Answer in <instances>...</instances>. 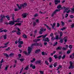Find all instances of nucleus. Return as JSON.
Returning <instances> with one entry per match:
<instances>
[{"label": "nucleus", "mask_w": 74, "mask_h": 74, "mask_svg": "<svg viewBox=\"0 0 74 74\" xmlns=\"http://www.w3.org/2000/svg\"><path fill=\"white\" fill-rule=\"evenodd\" d=\"M69 48L70 49H71V48H73V46H72V45H70L69 46Z\"/></svg>", "instance_id": "48"}, {"label": "nucleus", "mask_w": 74, "mask_h": 74, "mask_svg": "<svg viewBox=\"0 0 74 74\" xmlns=\"http://www.w3.org/2000/svg\"><path fill=\"white\" fill-rule=\"evenodd\" d=\"M60 10H56L55 11L53 12L51 14V17H53L54 16V15L56 14V12H58V11H60Z\"/></svg>", "instance_id": "5"}, {"label": "nucleus", "mask_w": 74, "mask_h": 74, "mask_svg": "<svg viewBox=\"0 0 74 74\" xmlns=\"http://www.w3.org/2000/svg\"><path fill=\"white\" fill-rule=\"evenodd\" d=\"M62 49L63 51H66L67 49V48L64 47L62 48Z\"/></svg>", "instance_id": "44"}, {"label": "nucleus", "mask_w": 74, "mask_h": 74, "mask_svg": "<svg viewBox=\"0 0 74 74\" xmlns=\"http://www.w3.org/2000/svg\"><path fill=\"white\" fill-rule=\"evenodd\" d=\"M70 18H74V16L73 15H71L70 16Z\"/></svg>", "instance_id": "60"}, {"label": "nucleus", "mask_w": 74, "mask_h": 74, "mask_svg": "<svg viewBox=\"0 0 74 74\" xmlns=\"http://www.w3.org/2000/svg\"><path fill=\"white\" fill-rule=\"evenodd\" d=\"M51 26H52V29H53V30H55L56 29V28L54 27L55 26V25H56V23H54L53 24V25L52 24H51Z\"/></svg>", "instance_id": "8"}, {"label": "nucleus", "mask_w": 74, "mask_h": 74, "mask_svg": "<svg viewBox=\"0 0 74 74\" xmlns=\"http://www.w3.org/2000/svg\"><path fill=\"white\" fill-rule=\"evenodd\" d=\"M4 60L3 59H2L1 62H0L1 63H2L3 62H4V61H3Z\"/></svg>", "instance_id": "61"}, {"label": "nucleus", "mask_w": 74, "mask_h": 74, "mask_svg": "<svg viewBox=\"0 0 74 74\" xmlns=\"http://www.w3.org/2000/svg\"><path fill=\"white\" fill-rule=\"evenodd\" d=\"M43 41H45V42H49V38H45L43 39Z\"/></svg>", "instance_id": "10"}, {"label": "nucleus", "mask_w": 74, "mask_h": 74, "mask_svg": "<svg viewBox=\"0 0 74 74\" xmlns=\"http://www.w3.org/2000/svg\"><path fill=\"white\" fill-rule=\"evenodd\" d=\"M45 63L47 65H48V64H49V63H48V62H47V61H45Z\"/></svg>", "instance_id": "63"}, {"label": "nucleus", "mask_w": 74, "mask_h": 74, "mask_svg": "<svg viewBox=\"0 0 74 74\" xmlns=\"http://www.w3.org/2000/svg\"><path fill=\"white\" fill-rule=\"evenodd\" d=\"M29 69V66H27L26 68L24 69V70H27Z\"/></svg>", "instance_id": "38"}, {"label": "nucleus", "mask_w": 74, "mask_h": 74, "mask_svg": "<svg viewBox=\"0 0 74 74\" xmlns=\"http://www.w3.org/2000/svg\"><path fill=\"white\" fill-rule=\"evenodd\" d=\"M32 50V49L31 48V47H29L28 49V53H27V52L25 51H24L23 52V53L25 55H29V54L31 53Z\"/></svg>", "instance_id": "3"}, {"label": "nucleus", "mask_w": 74, "mask_h": 74, "mask_svg": "<svg viewBox=\"0 0 74 74\" xmlns=\"http://www.w3.org/2000/svg\"><path fill=\"white\" fill-rule=\"evenodd\" d=\"M3 37L5 40V39H7V34L4 35L3 36Z\"/></svg>", "instance_id": "37"}, {"label": "nucleus", "mask_w": 74, "mask_h": 74, "mask_svg": "<svg viewBox=\"0 0 74 74\" xmlns=\"http://www.w3.org/2000/svg\"><path fill=\"white\" fill-rule=\"evenodd\" d=\"M18 42H19V44L21 45L23 44V41H18Z\"/></svg>", "instance_id": "23"}, {"label": "nucleus", "mask_w": 74, "mask_h": 74, "mask_svg": "<svg viewBox=\"0 0 74 74\" xmlns=\"http://www.w3.org/2000/svg\"><path fill=\"white\" fill-rule=\"evenodd\" d=\"M57 8L58 9H60V8H61V9H64V10H70L71 8L70 7H65L64 6H63V7H62V5H58L57 6Z\"/></svg>", "instance_id": "2"}, {"label": "nucleus", "mask_w": 74, "mask_h": 74, "mask_svg": "<svg viewBox=\"0 0 74 74\" xmlns=\"http://www.w3.org/2000/svg\"><path fill=\"white\" fill-rule=\"evenodd\" d=\"M16 5L17 6L18 8V9L19 10H21L22 8H25V7H26V6H27V4L26 3H24L23 4H21L20 5V6L18 4H16Z\"/></svg>", "instance_id": "1"}, {"label": "nucleus", "mask_w": 74, "mask_h": 74, "mask_svg": "<svg viewBox=\"0 0 74 74\" xmlns=\"http://www.w3.org/2000/svg\"><path fill=\"white\" fill-rule=\"evenodd\" d=\"M19 60H20V61H21V62H23V61H24V60H25V59L23 58H22V59H19Z\"/></svg>", "instance_id": "33"}, {"label": "nucleus", "mask_w": 74, "mask_h": 74, "mask_svg": "<svg viewBox=\"0 0 74 74\" xmlns=\"http://www.w3.org/2000/svg\"><path fill=\"white\" fill-rule=\"evenodd\" d=\"M47 29H48V30H51V28L49 27L48 26H47Z\"/></svg>", "instance_id": "58"}, {"label": "nucleus", "mask_w": 74, "mask_h": 74, "mask_svg": "<svg viewBox=\"0 0 74 74\" xmlns=\"http://www.w3.org/2000/svg\"><path fill=\"white\" fill-rule=\"evenodd\" d=\"M68 16H69V14H66L65 16V18H67Z\"/></svg>", "instance_id": "62"}, {"label": "nucleus", "mask_w": 74, "mask_h": 74, "mask_svg": "<svg viewBox=\"0 0 74 74\" xmlns=\"http://www.w3.org/2000/svg\"><path fill=\"white\" fill-rule=\"evenodd\" d=\"M23 38H27V36L25 34L23 35Z\"/></svg>", "instance_id": "27"}, {"label": "nucleus", "mask_w": 74, "mask_h": 74, "mask_svg": "<svg viewBox=\"0 0 74 74\" xmlns=\"http://www.w3.org/2000/svg\"><path fill=\"white\" fill-rule=\"evenodd\" d=\"M66 58V55H64L62 57V59H64Z\"/></svg>", "instance_id": "45"}, {"label": "nucleus", "mask_w": 74, "mask_h": 74, "mask_svg": "<svg viewBox=\"0 0 74 74\" xmlns=\"http://www.w3.org/2000/svg\"><path fill=\"white\" fill-rule=\"evenodd\" d=\"M38 45H39V44L37 43V42H36L32 44L31 47L32 48L33 46H38Z\"/></svg>", "instance_id": "9"}, {"label": "nucleus", "mask_w": 74, "mask_h": 74, "mask_svg": "<svg viewBox=\"0 0 74 74\" xmlns=\"http://www.w3.org/2000/svg\"><path fill=\"white\" fill-rule=\"evenodd\" d=\"M53 60L52 57H50L49 58V62H52V61Z\"/></svg>", "instance_id": "24"}, {"label": "nucleus", "mask_w": 74, "mask_h": 74, "mask_svg": "<svg viewBox=\"0 0 74 74\" xmlns=\"http://www.w3.org/2000/svg\"><path fill=\"white\" fill-rule=\"evenodd\" d=\"M23 23V21H20V23H16V24L14 26H16V25H17L18 26H21V25L22 24V23Z\"/></svg>", "instance_id": "14"}, {"label": "nucleus", "mask_w": 74, "mask_h": 74, "mask_svg": "<svg viewBox=\"0 0 74 74\" xmlns=\"http://www.w3.org/2000/svg\"><path fill=\"white\" fill-rule=\"evenodd\" d=\"M39 46H40V47H42V44H41V43H40Z\"/></svg>", "instance_id": "56"}, {"label": "nucleus", "mask_w": 74, "mask_h": 74, "mask_svg": "<svg viewBox=\"0 0 74 74\" xmlns=\"http://www.w3.org/2000/svg\"><path fill=\"white\" fill-rule=\"evenodd\" d=\"M14 53H11L9 55V56L10 58L11 57H12V56H14Z\"/></svg>", "instance_id": "18"}, {"label": "nucleus", "mask_w": 74, "mask_h": 74, "mask_svg": "<svg viewBox=\"0 0 74 74\" xmlns=\"http://www.w3.org/2000/svg\"><path fill=\"white\" fill-rule=\"evenodd\" d=\"M51 40H52L53 41L54 40H55V38H54L53 37H52L51 38Z\"/></svg>", "instance_id": "55"}, {"label": "nucleus", "mask_w": 74, "mask_h": 74, "mask_svg": "<svg viewBox=\"0 0 74 74\" xmlns=\"http://www.w3.org/2000/svg\"><path fill=\"white\" fill-rule=\"evenodd\" d=\"M62 47H58L56 49L57 50H60V49H62Z\"/></svg>", "instance_id": "25"}, {"label": "nucleus", "mask_w": 74, "mask_h": 74, "mask_svg": "<svg viewBox=\"0 0 74 74\" xmlns=\"http://www.w3.org/2000/svg\"><path fill=\"white\" fill-rule=\"evenodd\" d=\"M4 56H6V58H9V56L8 55V54L7 53H4Z\"/></svg>", "instance_id": "31"}, {"label": "nucleus", "mask_w": 74, "mask_h": 74, "mask_svg": "<svg viewBox=\"0 0 74 74\" xmlns=\"http://www.w3.org/2000/svg\"><path fill=\"white\" fill-rule=\"evenodd\" d=\"M60 43H63V39H61L60 40Z\"/></svg>", "instance_id": "41"}, {"label": "nucleus", "mask_w": 74, "mask_h": 74, "mask_svg": "<svg viewBox=\"0 0 74 74\" xmlns=\"http://www.w3.org/2000/svg\"><path fill=\"white\" fill-rule=\"evenodd\" d=\"M70 12V10H65L63 11V13H65V12H67L68 14H69V12Z\"/></svg>", "instance_id": "15"}, {"label": "nucleus", "mask_w": 74, "mask_h": 74, "mask_svg": "<svg viewBox=\"0 0 74 74\" xmlns=\"http://www.w3.org/2000/svg\"><path fill=\"white\" fill-rule=\"evenodd\" d=\"M21 56H22V55L21 54H19L18 55V56L19 57L18 59H20V58L21 57Z\"/></svg>", "instance_id": "39"}, {"label": "nucleus", "mask_w": 74, "mask_h": 74, "mask_svg": "<svg viewBox=\"0 0 74 74\" xmlns=\"http://www.w3.org/2000/svg\"><path fill=\"white\" fill-rule=\"evenodd\" d=\"M69 64H70V66L69 67V69H74V66L73 65V62H72V61H70L69 62Z\"/></svg>", "instance_id": "4"}, {"label": "nucleus", "mask_w": 74, "mask_h": 74, "mask_svg": "<svg viewBox=\"0 0 74 74\" xmlns=\"http://www.w3.org/2000/svg\"><path fill=\"white\" fill-rule=\"evenodd\" d=\"M60 37L61 38V37H62L63 36V33H62V32H60Z\"/></svg>", "instance_id": "30"}, {"label": "nucleus", "mask_w": 74, "mask_h": 74, "mask_svg": "<svg viewBox=\"0 0 74 74\" xmlns=\"http://www.w3.org/2000/svg\"><path fill=\"white\" fill-rule=\"evenodd\" d=\"M61 23L62 24V26H63L64 25V22H63V21H61Z\"/></svg>", "instance_id": "52"}, {"label": "nucleus", "mask_w": 74, "mask_h": 74, "mask_svg": "<svg viewBox=\"0 0 74 74\" xmlns=\"http://www.w3.org/2000/svg\"><path fill=\"white\" fill-rule=\"evenodd\" d=\"M35 61H36V58H33V60L31 61V62L32 63H33Z\"/></svg>", "instance_id": "28"}, {"label": "nucleus", "mask_w": 74, "mask_h": 74, "mask_svg": "<svg viewBox=\"0 0 74 74\" xmlns=\"http://www.w3.org/2000/svg\"><path fill=\"white\" fill-rule=\"evenodd\" d=\"M40 72L41 74H44V71H40Z\"/></svg>", "instance_id": "64"}, {"label": "nucleus", "mask_w": 74, "mask_h": 74, "mask_svg": "<svg viewBox=\"0 0 74 74\" xmlns=\"http://www.w3.org/2000/svg\"><path fill=\"white\" fill-rule=\"evenodd\" d=\"M56 66H57V62H55L53 64V66L54 67H56Z\"/></svg>", "instance_id": "36"}, {"label": "nucleus", "mask_w": 74, "mask_h": 74, "mask_svg": "<svg viewBox=\"0 0 74 74\" xmlns=\"http://www.w3.org/2000/svg\"><path fill=\"white\" fill-rule=\"evenodd\" d=\"M16 34H18V35H20V34H21V33L20 32H16Z\"/></svg>", "instance_id": "43"}, {"label": "nucleus", "mask_w": 74, "mask_h": 74, "mask_svg": "<svg viewBox=\"0 0 74 74\" xmlns=\"http://www.w3.org/2000/svg\"><path fill=\"white\" fill-rule=\"evenodd\" d=\"M42 55L44 56V55H48V54L46 53V52H42Z\"/></svg>", "instance_id": "21"}, {"label": "nucleus", "mask_w": 74, "mask_h": 74, "mask_svg": "<svg viewBox=\"0 0 74 74\" xmlns=\"http://www.w3.org/2000/svg\"><path fill=\"white\" fill-rule=\"evenodd\" d=\"M3 17L2 18L0 19V23H3Z\"/></svg>", "instance_id": "26"}, {"label": "nucleus", "mask_w": 74, "mask_h": 74, "mask_svg": "<svg viewBox=\"0 0 74 74\" xmlns=\"http://www.w3.org/2000/svg\"><path fill=\"white\" fill-rule=\"evenodd\" d=\"M40 40H41V39H37L34 40L33 41L35 42H37L38 41H40Z\"/></svg>", "instance_id": "17"}, {"label": "nucleus", "mask_w": 74, "mask_h": 74, "mask_svg": "<svg viewBox=\"0 0 74 74\" xmlns=\"http://www.w3.org/2000/svg\"><path fill=\"white\" fill-rule=\"evenodd\" d=\"M67 54H69V53H70V50H69L67 51Z\"/></svg>", "instance_id": "57"}, {"label": "nucleus", "mask_w": 74, "mask_h": 74, "mask_svg": "<svg viewBox=\"0 0 74 74\" xmlns=\"http://www.w3.org/2000/svg\"><path fill=\"white\" fill-rule=\"evenodd\" d=\"M34 17H37V16H38V14H36L35 15H34Z\"/></svg>", "instance_id": "40"}, {"label": "nucleus", "mask_w": 74, "mask_h": 74, "mask_svg": "<svg viewBox=\"0 0 74 74\" xmlns=\"http://www.w3.org/2000/svg\"><path fill=\"white\" fill-rule=\"evenodd\" d=\"M39 52H40V49H37L35 51V53H38Z\"/></svg>", "instance_id": "20"}, {"label": "nucleus", "mask_w": 74, "mask_h": 74, "mask_svg": "<svg viewBox=\"0 0 74 74\" xmlns=\"http://www.w3.org/2000/svg\"><path fill=\"white\" fill-rule=\"evenodd\" d=\"M8 66H6L5 67L4 70H8Z\"/></svg>", "instance_id": "47"}, {"label": "nucleus", "mask_w": 74, "mask_h": 74, "mask_svg": "<svg viewBox=\"0 0 74 74\" xmlns=\"http://www.w3.org/2000/svg\"><path fill=\"white\" fill-rule=\"evenodd\" d=\"M48 35V34H47L45 35L44 36H43L42 37V38H45L46 36H47V35Z\"/></svg>", "instance_id": "35"}, {"label": "nucleus", "mask_w": 74, "mask_h": 74, "mask_svg": "<svg viewBox=\"0 0 74 74\" xmlns=\"http://www.w3.org/2000/svg\"><path fill=\"white\" fill-rule=\"evenodd\" d=\"M36 23H40V22H39V20L38 19H37L36 20Z\"/></svg>", "instance_id": "53"}, {"label": "nucleus", "mask_w": 74, "mask_h": 74, "mask_svg": "<svg viewBox=\"0 0 74 74\" xmlns=\"http://www.w3.org/2000/svg\"><path fill=\"white\" fill-rule=\"evenodd\" d=\"M71 28H73L74 27V24H73L71 25Z\"/></svg>", "instance_id": "54"}, {"label": "nucleus", "mask_w": 74, "mask_h": 74, "mask_svg": "<svg viewBox=\"0 0 74 74\" xmlns=\"http://www.w3.org/2000/svg\"><path fill=\"white\" fill-rule=\"evenodd\" d=\"M43 36V35H42L41 36H38V37H37V38H40L41 37H42Z\"/></svg>", "instance_id": "46"}, {"label": "nucleus", "mask_w": 74, "mask_h": 74, "mask_svg": "<svg viewBox=\"0 0 74 74\" xmlns=\"http://www.w3.org/2000/svg\"><path fill=\"white\" fill-rule=\"evenodd\" d=\"M57 26L58 27H59V26H60V24H59V23H57Z\"/></svg>", "instance_id": "51"}, {"label": "nucleus", "mask_w": 74, "mask_h": 74, "mask_svg": "<svg viewBox=\"0 0 74 74\" xmlns=\"http://www.w3.org/2000/svg\"><path fill=\"white\" fill-rule=\"evenodd\" d=\"M30 67H32L33 69H36V66L35 65H33L32 64H31L30 65Z\"/></svg>", "instance_id": "16"}, {"label": "nucleus", "mask_w": 74, "mask_h": 74, "mask_svg": "<svg viewBox=\"0 0 74 74\" xmlns=\"http://www.w3.org/2000/svg\"><path fill=\"white\" fill-rule=\"evenodd\" d=\"M40 30V31H39V33L40 34H42V32H44V28H43V27L41 28Z\"/></svg>", "instance_id": "11"}, {"label": "nucleus", "mask_w": 74, "mask_h": 74, "mask_svg": "<svg viewBox=\"0 0 74 74\" xmlns=\"http://www.w3.org/2000/svg\"><path fill=\"white\" fill-rule=\"evenodd\" d=\"M58 38H59V39H61V38L60 37L59 38V36L58 35H56V38H55V40H58Z\"/></svg>", "instance_id": "22"}, {"label": "nucleus", "mask_w": 74, "mask_h": 74, "mask_svg": "<svg viewBox=\"0 0 74 74\" xmlns=\"http://www.w3.org/2000/svg\"><path fill=\"white\" fill-rule=\"evenodd\" d=\"M15 21L13 20V21H10L9 23V25H14L15 24Z\"/></svg>", "instance_id": "7"}, {"label": "nucleus", "mask_w": 74, "mask_h": 74, "mask_svg": "<svg viewBox=\"0 0 74 74\" xmlns=\"http://www.w3.org/2000/svg\"><path fill=\"white\" fill-rule=\"evenodd\" d=\"M6 17L7 19L8 20V21H10V18L9 16H6Z\"/></svg>", "instance_id": "29"}, {"label": "nucleus", "mask_w": 74, "mask_h": 74, "mask_svg": "<svg viewBox=\"0 0 74 74\" xmlns=\"http://www.w3.org/2000/svg\"><path fill=\"white\" fill-rule=\"evenodd\" d=\"M71 14H73L74 12V10H71Z\"/></svg>", "instance_id": "42"}, {"label": "nucleus", "mask_w": 74, "mask_h": 74, "mask_svg": "<svg viewBox=\"0 0 74 74\" xmlns=\"http://www.w3.org/2000/svg\"><path fill=\"white\" fill-rule=\"evenodd\" d=\"M3 32H8V30L6 29H5L3 30Z\"/></svg>", "instance_id": "59"}, {"label": "nucleus", "mask_w": 74, "mask_h": 74, "mask_svg": "<svg viewBox=\"0 0 74 74\" xmlns=\"http://www.w3.org/2000/svg\"><path fill=\"white\" fill-rule=\"evenodd\" d=\"M27 15H28V14L27 13H23L22 14V16L23 18H26Z\"/></svg>", "instance_id": "12"}, {"label": "nucleus", "mask_w": 74, "mask_h": 74, "mask_svg": "<svg viewBox=\"0 0 74 74\" xmlns=\"http://www.w3.org/2000/svg\"><path fill=\"white\" fill-rule=\"evenodd\" d=\"M1 18H3V19H4V18H5L6 16H4V15H2V14L1 16Z\"/></svg>", "instance_id": "32"}, {"label": "nucleus", "mask_w": 74, "mask_h": 74, "mask_svg": "<svg viewBox=\"0 0 74 74\" xmlns=\"http://www.w3.org/2000/svg\"><path fill=\"white\" fill-rule=\"evenodd\" d=\"M55 2H57V3H60V0H55Z\"/></svg>", "instance_id": "34"}, {"label": "nucleus", "mask_w": 74, "mask_h": 74, "mask_svg": "<svg viewBox=\"0 0 74 74\" xmlns=\"http://www.w3.org/2000/svg\"><path fill=\"white\" fill-rule=\"evenodd\" d=\"M67 37H64L63 38V40H64L65 42H66L67 41Z\"/></svg>", "instance_id": "19"}, {"label": "nucleus", "mask_w": 74, "mask_h": 74, "mask_svg": "<svg viewBox=\"0 0 74 74\" xmlns=\"http://www.w3.org/2000/svg\"><path fill=\"white\" fill-rule=\"evenodd\" d=\"M58 44V42H56L54 43V44L53 45V46H55L56 45Z\"/></svg>", "instance_id": "50"}, {"label": "nucleus", "mask_w": 74, "mask_h": 74, "mask_svg": "<svg viewBox=\"0 0 74 74\" xmlns=\"http://www.w3.org/2000/svg\"><path fill=\"white\" fill-rule=\"evenodd\" d=\"M11 49V48L10 47H8L7 49H6L5 51H8V50H10Z\"/></svg>", "instance_id": "49"}, {"label": "nucleus", "mask_w": 74, "mask_h": 74, "mask_svg": "<svg viewBox=\"0 0 74 74\" xmlns=\"http://www.w3.org/2000/svg\"><path fill=\"white\" fill-rule=\"evenodd\" d=\"M41 62H42V61H41V60H38L35 62V64H41Z\"/></svg>", "instance_id": "13"}, {"label": "nucleus", "mask_w": 74, "mask_h": 74, "mask_svg": "<svg viewBox=\"0 0 74 74\" xmlns=\"http://www.w3.org/2000/svg\"><path fill=\"white\" fill-rule=\"evenodd\" d=\"M54 57L55 58V59H58V58L59 60H60L62 58V56L60 55L58 57L57 55H55L54 56Z\"/></svg>", "instance_id": "6"}]
</instances>
